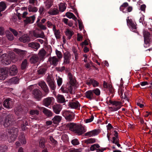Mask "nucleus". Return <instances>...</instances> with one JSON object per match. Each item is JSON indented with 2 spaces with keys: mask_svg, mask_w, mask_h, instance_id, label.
Here are the masks:
<instances>
[{
  "mask_svg": "<svg viewBox=\"0 0 152 152\" xmlns=\"http://www.w3.org/2000/svg\"><path fill=\"white\" fill-rule=\"evenodd\" d=\"M68 76L70 84H67L66 85H63L61 86V89L63 93L69 92L72 94H74L75 91L73 90L72 86H74L75 84L76 80L73 77V75L71 73H68Z\"/></svg>",
  "mask_w": 152,
  "mask_h": 152,
  "instance_id": "1",
  "label": "nucleus"
},
{
  "mask_svg": "<svg viewBox=\"0 0 152 152\" xmlns=\"http://www.w3.org/2000/svg\"><path fill=\"white\" fill-rule=\"evenodd\" d=\"M0 58L2 63L7 65L10 64L11 61L15 62L18 60L17 56L14 53H12L10 55L3 54L1 56Z\"/></svg>",
  "mask_w": 152,
  "mask_h": 152,
  "instance_id": "2",
  "label": "nucleus"
},
{
  "mask_svg": "<svg viewBox=\"0 0 152 152\" xmlns=\"http://www.w3.org/2000/svg\"><path fill=\"white\" fill-rule=\"evenodd\" d=\"M69 129L71 131L81 135L86 131L84 126L80 124H77L74 123H70L67 124Z\"/></svg>",
  "mask_w": 152,
  "mask_h": 152,
  "instance_id": "3",
  "label": "nucleus"
},
{
  "mask_svg": "<svg viewBox=\"0 0 152 152\" xmlns=\"http://www.w3.org/2000/svg\"><path fill=\"white\" fill-rule=\"evenodd\" d=\"M3 114V115L0 116V124H3L4 127H8L12 123L11 120L13 118V115L7 113Z\"/></svg>",
  "mask_w": 152,
  "mask_h": 152,
  "instance_id": "4",
  "label": "nucleus"
},
{
  "mask_svg": "<svg viewBox=\"0 0 152 152\" xmlns=\"http://www.w3.org/2000/svg\"><path fill=\"white\" fill-rule=\"evenodd\" d=\"M28 14L27 12H25L22 14V17L23 18H26L23 20L24 23L26 24L29 23H34L35 20V17L34 15L29 17H26Z\"/></svg>",
  "mask_w": 152,
  "mask_h": 152,
  "instance_id": "5",
  "label": "nucleus"
},
{
  "mask_svg": "<svg viewBox=\"0 0 152 152\" xmlns=\"http://www.w3.org/2000/svg\"><path fill=\"white\" fill-rule=\"evenodd\" d=\"M62 115L66 120L69 121H72L75 116V114L69 110H65L63 112Z\"/></svg>",
  "mask_w": 152,
  "mask_h": 152,
  "instance_id": "6",
  "label": "nucleus"
},
{
  "mask_svg": "<svg viewBox=\"0 0 152 152\" xmlns=\"http://www.w3.org/2000/svg\"><path fill=\"white\" fill-rule=\"evenodd\" d=\"M144 41L145 44H150L152 42V35L148 31H145L143 33Z\"/></svg>",
  "mask_w": 152,
  "mask_h": 152,
  "instance_id": "7",
  "label": "nucleus"
},
{
  "mask_svg": "<svg viewBox=\"0 0 152 152\" xmlns=\"http://www.w3.org/2000/svg\"><path fill=\"white\" fill-rule=\"evenodd\" d=\"M29 119L26 117H24L21 120L18 121L19 123L21 124V128L23 131H25L27 129L26 126L28 125V122Z\"/></svg>",
  "mask_w": 152,
  "mask_h": 152,
  "instance_id": "8",
  "label": "nucleus"
},
{
  "mask_svg": "<svg viewBox=\"0 0 152 152\" xmlns=\"http://www.w3.org/2000/svg\"><path fill=\"white\" fill-rule=\"evenodd\" d=\"M32 94L34 97L38 101L41 100L42 97V94L41 91L37 89L33 90Z\"/></svg>",
  "mask_w": 152,
  "mask_h": 152,
  "instance_id": "9",
  "label": "nucleus"
},
{
  "mask_svg": "<svg viewBox=\"0 0 152 152\" xmlns=\"http://www.w3.org/2000/svg\"><path fill=\"white\" fill-rule=\"evenodd\" d=\"M8 75V68H0V80H4Z\"/></svg>",
  "mask_w": 152,
  "mask_h": 152,
  "instance_id": "10",
  "label": "nucleus"
},
{
  "mask_svg": "<svg viewBox=\"0 0 152 152\" xmlns=\"http://www.w3.org/2000/svg\"><path fill=\"white\" fill-rule=\"evenodd\" d=\"M128 18L129 17H128V19H126L127 23L128 26L129 27L132 31L137 33L138 34L139 33L137 30L136 25L133 22L132 19H129Z\"/></svg>",
  "mask_w": 152,
  "mask_h": 152,
  "instance_id": "11",
  "label": "nucleus"
},
{
  "mask_svg": "<svg viewBox=\"0 0 152 152\" xmlns=\"http://www.w3.org/2000/svg\"><path fill=\"white\" fill-rule=\"evenodd\" d=\"M47 81L52 90L54 91L56 88V86L55 83L54 79L50 76H48L47 79Z\"/></svg>",
  "mask_w": 152,
  "mask_h": 152,
  "instance_id": "12",
  "label": "nucleus"
},
{
  "mask_svg": "<svg viewBox=\"0 0 152 152\" xmlns=\"http://www.w3.org/2000/svg\"><path fill=\"white\" fill-rule=\"evenodd\" d=\"M3 106L6 108L11 109L13 106V102L10 98L6 99L3 102Z\"/></svg>",
  "mask_w": 152,
  "mask_h": 152,
  "instance_id": "13",
  "label": "nucleus"
},
{
  "mask_svg": "<svg viewBox=\"0 0 152 152\" xmlns=\"http://www.w3.org/2000/svg\"><path fill=\"white\" fill-rule=\"evenodd\" d=\"M39 86L41 87L44 92V96H46L49 92L48 87L45 82H41L39 84Z\"/></svg>",
  "mask_w": 152,
  "mask_h": 152,
  "instance_id": "14",
  "label": "nucleus"
},
{
  "mask_svg": "<svg viewBox=\"0 0 152 152\" xmlns=\"http://www.w3.org/2000/svg\"><path fill=\"white\" fill-rule=\"evenodd\" d=\"M48 61L51 65L56 66L58 64L59 59L56 56H53L50 57L48 59Z\"/></svg>",
  "mask_w": 152,
  "mask_h": 152,
  "instance_id": "15",
  "label": "nucleus"
},
{
  "mask_svg": "<svg viewBox=\"0 0 152 152\" xmlns=\"http://www.w3.org/2000/svg\"><path fill=\"white\" fill-rule=\"evenodd\" d=\"M86 83L88 86L92 85L94 87L98 86L99 84V82L92 78L88 80Z\"/></svg>",
  "mask_w": 152,
  "mask_h": 152,
  "instance_id": "16",
  "label": "nucleus"
},
{
  "mask_svg": "<svg viewBox=\"0 0 152 152\" xmlns=\"http://www.w3.org/2000/svg\"><path fill=\"white\" fill-rule=\"evenodd\" d=\"M17 68L15 65H13L8 69V74L10 75H15L17 74Z\"/></svg>",
  "mask_w": 152,
  "mask_h": 152,
  "instance_id": "17",
  "label": "nucleus"
},
{
  "mask_svg": "<svg viewBox=\"0 0 152 152\" xmlns=\"http://www.w3.org/2000/svg\"><path fill=\"white\" fill-rule=\"evenodd\" d=\"M48 67L47 66H42L39 67L37 70V74L39 75H43L46 73Z\"/></svg>",
  "mask_w": 152,
  "mask_h": 152,
  "instance_id": "18",
  "label": "nucleus"
},
{
  "mask_svg": "<svg viewBox=\"0 0 152 152\" xmlns=\"http://www.w3.org/2000/svg\"><path fill=\"white\" fill-rule=\"evenodd\" d=\"M53 99V97H50L44 99L42 102L43 104L46 107H48L51 104Z\"/></svg>",
  "mask_w": 152,
  "mask_h": 152,
  "instance_id": "19",
  "label": "nucleus"
},
{
  "mask_svg": "<svg viewBox=\"0 0 152 152\" xmlns=\"http://www.w3.org/2000/svg\"><path fill=\"white\" fill-rule=\"evenodd\" d=\"M84 95L85 97L89 100H91L95 99V96L94 95L92 90H88L86 91L84 93Z\"/></svg>",
  "mask_w": 152,
  "mask_h": 152,
  "instance_id": "20",
  "label": "nucleus"
},
{
  "mask_svg": "<svg viewBox=\"0 0 152 152\" xmlns=\"http://www.w3.org/2000/svg\"><path fill=\"white\" fill-rule=\"evenodd\" d=\"M52 108L54 112L57 114H58L60 113L62 109V107L60 104H56L53 106Z\"/></svg>",
  "mask_w": 152,
  "mask_h": 152,
  "instance_id": "21",
  "label": "nucleus"
},
{
  "mask_svg": "<svg viewBox=\"0 0 152 152\" xmlns=\"http://www.w3.org/2000/svg\"><path fill=\"white\" fill-rule=\"evenodd\" d=\"M64 63L68 64L70 63L71 58L70 54L69 52H66L64 53Z\"/></svg>",
  "mask_w": 152,
  "mask_h": 152,
  "instance_id": "22",
  "label": "nucleus"
},
{
  "mask_svg": "<svg viewBox=\"0 0 152 152\" xmlns=\"http://www.w3.org/2000/svg\"><path fill=\"white\" fill-rule=\"evenodd\" d=\"M68 106L72 108L77 109L80 107V105L78 101H76L74 102H69Z\"/></svg>",
  "mask_w": 152,
  "mask_h": 152,
  "instance_id": "23",
  "label": "nucleus"
},
{
  "mask_svg": "<svg viewBox=\"0 0 152 152\" xmlns=\"http://www.w3.org/2000/svg\"><path fill=\"white\" fill-rule=\"evenodd\" d=\"M39 57L37 55L34 54L31 56L30 61L31 63L35 64L38 61Z\"/></svg>",
  "mask_w": 152,
  "mask_h": 152,
  "instance_id": "24",
  "label": "nucleus"
},
{
  "mask_svg": "<svg viewBox=\"0 0 152 152\" xmlns=\"http://www.w3.org/2000/svg\"><path fill=\"white\" fill-rule=\"evenodd\" d=\"M29 47H31L34 51H36L39 48L40 44L38 43L32 42L28 44Z\"/></svg>",
  "mask_w": 152,
  "mask_h": 152,
  "instance_id": "25",
  "label": "nucleus"
},
{
  "mask_svg": "<svg viewBox=\"0 0 152 152\" xmlns=\"http://www.w3.org/2000/svg\"><path fill=\"white\" fill-rule=\"evenodd\" d=\"M114 134L113 135L114 136L113 137L112 139L110 141H111L113 143L115 144L116 142H118L120 140L118 132L116 131H114Z\"/></svg>",
  "mask_w": 152,
  "mask_h": 152,
  "instance_id": "26",
  "label": "nucleus"
},
{
  "mask_svg": "<svg viewBox=\"0 0 152 152\" xmlns=\"http://www.w3.org/2000/svg\"><path fill=\"white\" fill-rule=\"evenodd\" d=\"M10 125L9 126V129L8 131V132L10 134H18V129L15 127H10Z\"/></svg>",
  "mask_w": 152,
  "mask_h": 152,
  "instance_id": "27",
  "label": "nucleus"
},
{
  "mask_svg": "<svg viewBox=\"0 0 152 152\" xmlns=\"http://www.w3.org/2000/svg\"><path fill=\"white\" fill-rule=\"evenodd\" d=\"M98 134V131L96 129L92 131H90L86 132L85 134V136H89L91 137V136H94L97 135Z\"/></svg>",
  "mask_w": 152,
  "mask_h": 152,
  "instance_id": "28",
  "label": "nucleus"
},
{
  "mask_svg": "<svg viewBox=\"0 0 152 152\" xmlns=\"http://www.w3.org/2000/svg\"><path fill=\"white\" fill-rule=\"evenodd\" d=\"M42 112L48 117L52 116L53 114V112L51 111L45 107L43 108Z\"/></svg>",
  "mask_w": 152,
  "mask_h": 152,
  "instance_id": "29",
  "label": "nucleus"
},
{
  "mask_svg": "<svg viewBox=\"0 0 152 152\" xmlns=\"http://www.w3.org/2000/svg\"><path fill=\"white\" fill-rule=\"evenodd\" d=\"M59 13L58 10L56 8H52L50 9L48 12V13L52 15H56Z\"/></svg>",
  "mask_w": 152,
  "mask_h": 152,
  "instance_id": "30",
  "label": "nucleus"
},
{
  "mask_svg": "<svg viewBox=\"0 0 152 152\" xmlns=\"http://www.w3.org/2000/svg\"><path fill=\"white\" fill-rule=\"evenodd\" d=\"M19 140L22 144H25L26 143V141L24 133H22L19 137Z\"/></svg>",
  "mask_w": 152,
  "mask_h": 152,
  "instance_id": "31",
  "label": "nucleus"
},
{
  "mask_svg": "<svg viewBox=\"0 0 152 152\" xmlns=\"http://www.w3.org/2000/svg\"><path fill=\"white\" fill-rule=\"evenodd\" d=\"M23 109L20 105H18L15 108L14 111L15 114L19 115L20 114Z\"/></svg>",
  "mask_w": 152,
  "mask_h": 152,
  "instance_id": "32",
  "label": "nucleus"
},
{
  "mask_svg": "<svg viewBox=\"0 0 152 152\" xmlns=\"http://www.w3.org/2000/svg\"><path fill=\"white\" fill-rule=\"evenodd\" d=\"M93 92L94 95L95 96V99L96 97H99L101 94L100 90L98 88H96L92 90Z\"/></svg>",
  "mask_w": 152,
  "mask_h": 152,
  "instance_id": "33",
  "label": "nucleus"
},
{
  "mask_svg": "<svg viewBox=\"0 0 152 152\" xmlns=\"http://www.w3.org/2000/svg\"><path fill=\"white\" fill-rule=\"evenodd\" d=\"M57 100L58 103H62L66 102L64 96L60 94H58L57 97Z\"/></svg>",
  "mask_w": 152,
  "mask_h": 152,
  "instance_id": "34",
  "label": "nucleus"
},
{
  "mask_svg": "<svg viewBox=\"0 0 152 152\" xmlns=\"http://www.w3.org/2000/svg\"><path fill=\"white\" fill-rule=\"evenodd\" d=\"M61 120V117L59 115H56L52 120L54 124H57L59 123Z\"/></svg>",
  "mask_w": 152,
  "mask_h": 152,
  "instance_id": "35",
  "label": "nucleus"
},
{
  "mask_svg": "<svg viewBox=\"0 0 152 152\" xmlns=\"http://www.w3.org/2000/svg\"><path fill=\"white\" fill-rule=\"evenodd\" d=\"M66 16L69 18H72L75 21L77 20V18L74 14L69 12H67L66 13Z\"/></svg>",
  "mask_w": 152,
  "mask_h": 152,
  "instance_id": "36",
  "label": "nucleus"
},
{
  "mask_svg": "<svg viewBox=\"0 0 152 152\" xmlns=\"http://www.w3.org/2000/svg\"><path fill=\"white\" fill-rule=\"evenodd\" d=\"M28 9L29 12H36L38 10L36 7L30 5L28 6Z\"/></svg>",
  "mask_w": 152,
  "mask_h": 152,
  "instance_id": "37",
  "label": "nucleus"
},
{
  "mask_svg": "<svg viewBox=\"0 0 152 152\" xmlns=\"http://www.w3.org/2000/svg\"><path fill=\"white\" fill-rule=\"evenodd\" d=\"M9 81L11 84H18L19 83V79L17 77H15L10 79Z\"/></svg>",
  "mask_w": 152,
  "mask_h": 152,
  "instance_id": "38",
  "label": "nucleus"
},
{
  "mask_svg": "<svg viewBox=\"0 0 152 152\" xmlns=\"http://www.w3.org/2000/svg\"><path fill=\"white\" fill-rule=\"evenodd\" d=\"M124 91H122L121 92V95H120V97L121 98H123L124 99L127 100L128 102H129V98L127 96L128 95V93L127 92H125L124 93V96H123V93Z\"/></svg>",
  "mask_w": 152,
  "mask_h": 152,
  "instance_id": "39",
  "label": "nucleus"
},
{
  "mask_svg": "<svg viewBox=\"0 0 152 152\" xmlns=\"http://www.w3.org/2000/svg\"><path fill=\"white\" fill-rule=\"evenodd\" d=\"M65 34L67 36L68 39H70L74 34V32L69 30V29H67L66 32Z\"/></svg>",
  "mask_w": 152,
  "mask_h": 152,
  "instance_id": "40",
  "label": "nucleus"
},
{
  "mask_svg": "<svg viewBox=\"0 0 152 152\" xmlns=\"http://www.w3.org/2000/svg\"><path fill=\"white\" fill-rule=\"evenodd\" d=\"M46 51L44 49H42L39 53V55L41 59H43L46 54Z\"/></svg>",
  "mask_w": 152,
  "mask_h": 152,
  "instance_id": "41",
  "label": "nucleus"
},
{
  "mask_svg": "<svg viewBox=\"0 0 152 152\" xmlns=\"http://www.w3.org/2000/svg\"><path fill=\"white\" fill-rule=\"evenodd\" d=\"M84 142L87 144L93 143L96 142V139L94 138H89L84 141Z\"/></svg>",
  "mask_w": 152,
  "mask_h": 152,
  "instance_id": "42",
  "label": "nucleus"
},
{
  "mask_svg": "<svg viewBox=\"0 0 152 152\" xmlns=\"http://www.w3.org/2000/svg\"><path fill=\"white\" fill-rule=\"evenodd\" d=\"M128 4L127 2L124 3L120 7V10L121 11H122L124 13L126 12V11H124L125 10V8L123 7H127L128 6Z\"/></svg>",
  "mask_w": 152,
  "mask_h": 152,
  "instance_id": "43",
  "label": "nucleus"
},
{
  "mask_svg": "<svg viewBox=\"0 0 152 152\" xmlns=\"http://www.w3.org/2000/svg\"><path fill=\"white\" fill-rule=\"evenodd\" d=\"M27 61L26 59H25L22 62L21 65V68L22 69L24 70L26 69L27 66Z\"/></svg>",
  "mask_w": 152,
  "mask_h": 152,
  "instance_id": "44",
  "label": "nucleus"
},
{
  "mask_svg": "<svg viewBox=\"0 0 152 152\" xmlns=\"http://www.w3.org/2000/svg\"><path fill=\"white\" fill-rule=\"evenodd\" d=\"M7 6L5 3L4 1H1L0 2V11H4Z\"/></svg>",
  "mask_w": 152,
  "mask_h": 152,
  "instance_id": "45",
  "label": "nucleus"
},
{
  "mask_svg": "<svg viewBox=\"0 0 152 152\" xmlns=\"http://www.w3.org/2000/svg\"><path fill=\"white\" fill-rule=\"evenodd\" d=\"M20 40L23 42H25L29 41V37L26 36L24 35L20 38Z\"/></svg>",
  "mask_w": 152,
  "mask_h": 152,
  "instance_id": "46",
  "label": "nucleus"
},
{
  "mask_svg": "<svg viewBox=\"0 0 152 152\" xmlns=\"http://www.w3.org/2000/svg\"><path fill=\"white\" fill-rule=\"evenodd\" d=\"M100 148V146L98 144H95L92 145L90 147V150L93 151L96 150L97 148Z\"/></svg>",
  "mask_w": 152,
  "mask_h": 152,
  "instance_id": "47",
  "label": "nucleus"
},
{
  "mask_svg": "<svg viewBox=\"0 0 152 152\" xmlns=\"http://www.w3.org/2000/svg\"><path fill=\"white\" fill-rule=\"evenodd\" d=\"M16 52L19 55L21 56H23L25 53L26 51L23 50H21L19 49H16Z\"/></svg>",
  "mask_w": 152,
  "mask_h": 152,
  "instance_id": "48",
  "label": "nucleus"
},
{
  "mask_svg": "<svg viewBox=\"0 0 152 152\" xmlns=\"http://www.w3.org/2000/svg\"><path fill=\"white\" fill-rule=\"evenodd\" d=\"M66 4H62L59 6V9L60 11L61 12H64L66 9Z\"/></svg>",
  "mask_w": 152,
  "mask_h": 152,
  "instance_id": "49",
  "label": "nucleus"
},
{
  "mask_svg": "<svg viewBox=\"0 0 152 152\" xmlns=\"http://www.w3.org/2000/svg\"><path fill=\"white\" fill-rule=\"evenodd\" d=\"M71 142L73 145H77L80 143L78 139L77 138H74L72 139L71 141Z\"/></svg>",
  "mask_w": 152,
  "mask_h": 152,
  "instance_id": "50",
  "label": "nucleus"
},
{
  "mask_svg": "<svg viewBox=\"0 0 152 152\" xmlns=\"http://www.w3.org/2000/svg\"><path fill=\"white\" fill-rule=\"evenodd\" d=\"M39 146L40 148H44L45 147V141L43 139H41L39 142Z\"/></svg>",
  "mask_w": 152,
  "mask_h": 152,
  "instance_id": "51",
  "label": "nucleus"
},
{
  "mask_svg": "<svg viewBox=\"0 0 152 152\" xmlns=\"http://www.w3.org/2000/svg\"><path fill=\"white\" fill-rule=\"evenodd\" d=\"M121 108V106H118L117 107H110L109 108L111 112L116 111L118 110Z\"/></svg>",
  "mask_w": 152,
  "mask_h": 152,
  "instance_id": "52",
  "label": "nucleus"
},
{
  "mask_svg": "<svg viewBox=\"0 0 152 152\" xmlns=\"http://www.w3.org/2000/svg\"><path fill=\"white\" fill-rule=\"evenodd\" d=\"M7 147L6 145L0 146V152H6L7 151Z\"/></svg>",
  "mask_w": 152,
  "mask_h": 152,
  "instance_id": "53",
  "label": "nucleus"
},
{
  "mask_svg": "<svg viewBox=\"0 0 152 152\" xmlns=\"http://www.w3.org/2000/svg\"><path fill=\"white\" fill-rule=\"evenodd\" d=\"M57 80L58 86H61V85L63 82V80L62 78L58 76V77L57 78Z\"/></svg>",
  "mask_w": 152,
  "mask_h": 152,
  "instance_id": "54",
  "label": "nucleus"
},
{
  "mask_svg": "<svg viewBox=\"0 0 152 152\" xmlns=\"http://www.w3.org/2000/svg\"><path fill=\"white\" fill-rule=\"evenodd\" d=\"M31 115H37L39 114V111L37 110H31L30 112Z\"/></svg>",
  "mask_w": 152,
  "mask_h": 152,
  "instance_id": "55",
  "label": "nucleus"
},
{
  "mask_svg": "<svg viewBox=\"0 0 152 152\" xmlns=\"http://www.w3.org/2000/svg\"><path fill=\"white\" fill-rule=\"evenodd\" d=\"M54 35L57 39L60 38V32L59 30H58L54 32Z\"/></svg>",
  "mask_w": 152,
  "mask_h": 152,
  "instance_id": "56",
  "label": "nucleus"
},
{
  "mask_svg": "<svg viewBox=\"0 0 152 152\" xmlns=\"http://www.w3.org/2000/svg\"><path fill=\"white\" fill-rule=\"evenodd\" d=\"M11 136H10V138L11 139V142H13L17 138L18 134H10Z\"/></svg>",
  "mask_w": 152,
  "mask_h": 152,
  "instance_id": "57",
  "label": "nucleus"
},
{
  "mask_svg": "<svg viewBox=\"0 0 152 152\" xmlns=\"http://www.w3.org/2000/svg\"><path fill=\"white\" fill-rule=\"evenodd\" d=\"M7 37L8 39L10 41L14 39L13 35L10 32H9L7 35Z\"/></svg>",
  "mask_w": 152,
  "mask_h": 152,
  "instance_id": "58",
  "label": "nucleus"
},
{
  "mask_svg": "<svg viewBox=\"0 0 152 152\" xmlns=\"http://www.w3.org/2000/svg\"><path fill=\"white\" fill-rule=\"evenodd\" d=\"M56 54L59 58H61L62 57V55L61 52L56 50Z\"/></svg>",
  "mask_w": 152,
  "mask_h": 152,
  "instance_id": "59",
  "label": "nucleus"
},
{
  "mask_svg": "<svg viewBox=\"0 0 152 152\" xmlns=\"http://www.w3.org/2000/svg\"><path fill=\"white\" fill-rule=\"evenodd\" d=\"M56 69L57 71L62 72L65 69V67L64 66H63L61 67H56Z\"/></svg>",
  "mask_w": 152,
  "mask_h": 152,
  "instance_id": "60",
  "label": "nucleus"
},
{
  "mask_svg": "<svg viewBox=\"0 0 152 152\" xmlns=\"http://www.w3.org/2000/svg\"><path fill=\"white\" fill-rule=\"evenodd\" d=\"M9 30L14 34V36H18V33L16 30L11 28H10Z\"/></svg>",
  "mask_w": 152,
  "mask_h": 152,
  "instance_id": "61",
  "label": "nucleus"
},
{
  "mask_svg": "<svg viewBox=\"0 0 152 152\" xmlns=\"http://www.w3.org/2000/svg\"><path fill=\"white\" fill-rule=\"evenodd\" d=\"M49 139L51 142L54 145L56 144L57 143V141L55 140L53 137L52 136H50L49 138Z\"/></svg>",
  "mask_w": 152,
  "mask_h": 152,
  "instance_id": "62",
  "label": "nucleus"
},
{
  "mask_svg": "<svg viewBox=\"0 0 152 152\" xmlns=\"http://www.w3.org/2000/svg\"><path fill=\"white\" fill-rule=\"evenodd\" d=\"M122 104L121 102L117 101H114L113 105H115L116 107L121 106V105Z\"/></svg>",
  "mask_w": 152,
  "mask_h": 152,
  "instance_id": "63",
  "label": "nucleus"
},
{
  "mask_svg": "<svg viewBox=\"0 0 152 152\" xmlns=\"http://www.w3.org/2000/svg\"><path fill=\"white\" fill-rule=\"evenodd\" d=\"M5 34V30L3 27H0V35L3 36Z\"/></svg>",
  "mask_w": 152,
  "mask_h": 152,
  "instance_id": "64",
  "label": "nucleus"
}]
</instances>
